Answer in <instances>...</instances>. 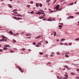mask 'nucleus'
Segmentation results:
<instances>
[{"instance_id": "f257e3e1", "label": "nucleus", "mask_w": 79, "mask_h": 79, "mask_svg": "<svg viewBox=\"0 0 79 79\" xmlns=\"http://www.w3.org/2000/svg\"><path fill=\"white\" fill-rule=\"evenodd\" d=\"M2 37L3 38L2 39V40H0V42H2V41H3L4 42V41H5V42H6L7 40L6 39H6V37H5V36H2Z\"/></svg>"}, {"instance_id": "f03ea898", "label": "nucleus", "mask_w": 79, "mask_h": 79, "mask_svg": "<svg viewBox=\"0 0 79 79\" xmlns=\"http://www.w3.org/2000/svg\"><path fill=\"white\" fill-rule=\"evenodd\" d=\"M59 7H60V6L58 4L55 7V8L56 9V10H59V8H58Z\"/></svg>"}, {"instance_id": "7ed1b4c3", "label": "nucleus", "mask_w": 79, "mask_h": 79, "mask_svg": "<svg viewBox=\"0 0 79 79\" xmlns=\"http://www.w3.org/2000/svg\"><path fill=\"white\" fill-rule=\"evenodd\" d=\"M36 14H37V15H41V14H42V12L38 11L37 12H36Z\"/></svg>"}, {"instance_id": "20e7f679", "label": "nucleus", "mask_w": 79, "mask_h": 79, "mask_svg": "<svg viewBox=\"0 0 79 79\" xmlns=\"http://www.w3.org/2000/svg\"><path fill=\"white\" fill-rule=\"evenodd\" d=\"M60 44L61 45H68V44L66 43H60Z\"/></svg>"}, {"instance_id": "39448f33", "label": "nucleus", "mask_w": 79, "mask_h": 79, "mask_svg": "<svg viewBox=\"0 0 79 79\" xmlns=\"http://www.w3.org/2000/svg\"><path fill=\"white\" fill-rule=\"evenodd\" d=\"M40 37H41V36H40V35L38 36L35 38V39H39V38H40Z\"/></svg>"}, {"instance_id": "423d86ee", "label": "nucleus", "mask_w": 79, "mask_h": 79, "mask_svg": "<svg viewBox=\"0 0 79 79\" xmlns=\"http://www.w3.org/2000/svg\"><path fill=\"white\" fill-rule=\"evenodd\" d=\"M47 21H52V18H50V19H49L47 20Z\"/></svg>"}, {"instance_id": "0eeeda50", "label": "nucleus", "mask_w": 79, "mask_h": 79, "mask_svg": "<svg viewBox=\"0 0 79 79\" xmlns=\"http://www.w3.org/2000/svg\"><path fill=\"white\" fill-rule=\"evenodd\" d=\"M9 33H10V34H11V35H14V33H13V32H12V31H10Z\"/></svg>"}, {"instance_id": "6e6552de", "label": "nucleus", "mask_w": 79, "mask_h": 79, "mask_svg": "<svg viewBox=\"0 0 79 79\" xmlns=\"http://www.w3.org/2000/svg\"><path fill=\"white\" fill-rule=\"evenodd\" d=\"M45 17H43V16H41V17H40L39 18V19H43V18H44Z\"/></svg>"}, {"instance_id": "1a4fd4ad", "label": "nucleus", "mask_w": 79, "mask_h": 79, "mask_svg": "<svg viewBox=\"0 0 79 79\" xmlns=\"http://www.w3.org/2000/svg\"><path fill=\"white\" fill-rule=\"evenodd\" d=\"M54 37H55V35H56V32H54Z\"/></svg>"}, {"instance_id": "9d476101", "label": "nucleus", "mask_w": 79, "mask_h": 79, "mask_svg": "<svg viewBox=\"0 0 79 79\" xmlns=\"http://www.w3.org/2000/svg\"><path fill=\"white\" fill-rule=\"evenodd\" d=\"M40 55H44V53L42 52H39Z\"/></svg>"}, {"instance_id": "9b49d317", "label": "nucleus", "mask_w": 79, "mask_h": 79, "mask_svg": "<svg viewBox=\"0 0 79 79\" xmlns=\"http://www.w3.org/2000/svg\"><path fill=\"white\" fill-rule=\"evenodd\" d=\"M17 68H18V69H19V70H20V69H21V68H20L19 66H18L17 67Z\"/></svg>"}, {"instance_id": "f8f14e48", "label": "nucleus", "mask_w": 79, "mask_h": 79, "mask_svg": "<svg viewBox=\"0 0 79 79\" xmlns=\"http://www.w3.org/2000/svg\"><path fill=\"white\" fill-rule=\"evenodd\" d=\"M19 19H22V18L19 17L17 18V20H19Z\"/></svg>"}, {"instance_id": "ddd939ff", "label": "nucleus", "mask_w": 79, "mask_h": 79, "mask_svg": "<svg viewBox=\"0 0 79 79\" xmlns=\"http://www.w3.org/2000/svg\"><path fill=\"white\" fill-rule=\"evenodd\" d=\"M7 49H8V48H3L4 50H7Z\"/></svg>"}, {"instance_id": "4468645a", "label": "nucleus", "mask_w": 79, "mask_h": 79, "mask_svg": "<svg viewBox=\"0 0 79 79\" xmlns=\"http://www.w3.org/2000/svg\"><path fill=\"white\" fill-rule=\"evenodd\" d=\"M13 18H14V19H16V20H17L18 18H17V17H13Z\"/></svg>"}, {"instance_id": "2eb2a0df", "label": "nucleus", "mask_w": 79, "mask_h": 79, "mask_svg": "<svg viewBox=\"0 0 79 79\" xmlns=\"http://www.w3.org/2000/svg\"><path fill=\"white\" fill-rule=\"evenodd\" d=\"M36 6L37 7H39V4H38L37 3H36Z\"/></svg>"}, {"instance_id": "dca6fc26", "label": "nucleus", "mask_w": 79, "mask_h": 79, "mask_svg": "<svg viewBox=\"0 0 79 79\" xmlns=\"http://www.w3.org/2000/svg\"><path fill=\"white\" fill-rule=\"evenodd\" d=\"M25 36H30V35H31V34H27L25 35Z\"/></svg>"}, {"instance_id": "f3484780", "label": "nucleus", "mask_w": 79, "mask_h": 79, "mask_svg": "<svg viewBox=\"0 0 79 79\" xmlns=\"http://www.w3.org/2000/svg\"><path fill=\"white\" fill-rule=\"evenodd\" d=\"M20 71H21V73H24V71L23 70H22V69H20Z\"/></svg>"}, {"instance_id": "a211bd4d", "label": "nucleus", "mask_w": 79, "mask_h": 79, "mask_svg": "<svg viewBox=\"0 0 79 79\" xmlns=\"http://www.w3.org/2000/svg\"><path fill=\"white\" fill-rule=\"evenodd\" d=\"M63 27V26H62V25H61V26H60V25H59V27H60V29H61L62 28V27Z\"/></svg>"}, {"instance_id": "6ab92c4d", "label": "nucleus", "mask_w": 79, "mask_h": 79, "mask_svg": "<svg viewBox=\"0 0 79 79\" xmlns=\"http://www.w3.org/2000/svg\"><path fill=\"white\" fill-rule=\"evenodd\" d=\"M5 47H10V45H6Z\"/></svg>"}, {"instance_id": "aec40b11", "label": "nucleus", "mask_w": 79, "mask_h": 79, "mask_svg": "<svg viewBox=\"0 0 79 79\" xmlns=\"http://www.w3.org/2000/svg\"><path fill=\"white\" fill-rule=\"evenodd\" d=\"M8 5H9V6L10 8H12V6H11V5L10 4H9Z\"/></svg>"}, {"instance_id": "412c9836", "label": "nucleus", "mask_w": 79, "mask_h": 79, "mask_svg": "<svg viewBox=\"0 0 79 79\" xmlns=\"http://www.w3.org/2000/svg\"><path fill=\"white\" fill-rule=\"evenodd\" d=\"M71 74H72V75H75L76 74V73H71Z\"/></svg>"}, {"instance_id": "4be33fe9", "label": "nucleus", "mask_w": 79, "mask_h": 79, "mask_svg": "<svg viewBox=\"0 0 79 79\" xmlns=\"http://www.w3.org/2000/svg\"><path fill=\"white\" fill-rule=\"evenodd\" d=\"M63 79H68V77H64V78H62Z\"/></svg>"}, {"instance_id": "5701e85b", "label": "nucleus", "mask_w": 79, "mask_h": 79, "mask_svg": "<svg viewBox=\"0 0 79 79\" xmlns=\"http://www.w3.org/2000/svg\"><path fill=\"white\" fill-rule=\"evenodd\" d=\"M27 8H30V5H27Z\"/></svg>"}, {"instance_id": "b1692460", "label": "nucleus", "mask_w": 79, "mask_h": 79, "mask_svg": "<svg viewBox=\"0 0 79 79\" xmlns=\"http://www.w3.org/2000/svg\"><path fill=\"white\" fill-rule=\"evenodd\" d=\"M40 11H41V12H45V11H44L42 10H40Z\"/></svg>"}, {"instance_id": "393cba45", "label": "nucleus", "mask_w": 79, "mask_h": 79, "mask_svg": "<svg viewBox=\"0 0 79 79\" xmlns=\"http://www.w3.org/2000/svg\"><path fill=\"white\" fill-rule=\"evenodd\" d=\"M17 11V9L14 10L13 11V12H15V11Z\"/></svg>"}, {"instance_id": "a878e982", "label": "nucleus", "mask_w": 79, "mask_h": 79, "mask_svg": "<svg viewBox=\"0 0 79 79\" xmlns=\"http://www.w3.org/2000/svg\"><path fill=\"white\" fill-rule=\"evenodd\" d=\"M21 50L22 51H23V50H25V48H23V49H21Z\"/></svg>"}, {"instance_id": "bb28decb", "label": "nucleus", "mask_w": 79, "mask_h": 79, "mask_svg": "<svg viewBox=\"0 0 79 79\" xmlns=\"http://www.w3.org/2000/svg\"><path fill=\"white\" fill-rule=\"evenodd\" d=\"M39 6H40V7H42V4L40 3V5H39Z\"/></svg>"}, {"instance_id": "cd10ccee", "label": "nucleus", "mask_w": 79, "mask_h": 79, "mask_svg": "<svg viewBox=\"0 0 79 79\" xmlns=\"http://www.w3.org/2000/svg\"><path fill=\"white\" fill-rule=\"evenodd\" d=\"M65 56L67 57V58H68V57H69V56L68 55H65Z\"/></svg>"}, {"instance_id": "c85d7f7f", "label": "nucleus", "mask_w": 79, "mask_h": 79, "mask_svg": "<svg viewBox=\"0 0 79 79\" xmlns=\"http://www.w3.org/2000/svg\"><path fill=\"white\" fill-rule=\"evenodd\" d=\"M13 42L14 43H16V41L15 40H13Z\"/></svg>"}, {"instance_id": "c756f323", "label": "nucleus", "mask_w": 79, "mask_h": 79, "mask_svg": "<svg viewBox=\"0 0 79 79\" xmlns=\"http://www.w3.org/2000/svg\"><path fill=\"white\" fill-rule=\"evenodd\" d=\"M64 40H65V39H62L61 40V41H63Z\"/></svg>"}, {"instance_id": "7c9ffc66", "label": "nucleus", "mask_w": 79, "mask_h": 79, "mask_svg": "<svg viewBox=\"0 0 79 79\" xmlns=\"http://www.w3.org/2000/svg\"><path fill=\"white\" fill-rule=\"evenodd\" d=\"M37 44H38V45H42V43H38Z\"/></svg>"}, {"instance_id": "2f4dec72", "label": "nucleus", "mask_w": 79, "mask_h": 79, "mask_svg": "<svg viewBox=\"0 0 79 79\" xmlns=\"http://www.w3.org/2000/svg\"><path fill=\"white\" fill-rule=\"evenodd\" d=\"M43 21H46V20H47V19L46 18H44L43 19Z\"/></svg>"}, {"instance_id": "473e14b6", "label": "nucleus", "mask_w": 79, "mask_h": 79, "mask_svg": "<svg viewBox=\"0 0 79 79\" xmlns=\"http://www.w3.org/2000/svg\"><path fill=\"white\" fill-rule=\"evenodd\" d=\"M64 76H65V77H68V75H65Z\"/></svg>"}, {"instance_id": "72a5a7b5", "label": "nucleus", "mask_w": 79, "mask_h": 79, "mask_svg": "<svg viewBox=\"0 0 79 79\" xmlns=\"http://www.w3.org/2000/svg\"><path fill=\"white\" fill-rule=\"evenodd\" d=\"M69 4L70 5H73V3H71Z\"/></svg>"}, {"instance_id": "f704fd0d", "label": "nucleus", "mask_w": 79, "mask_h": 79, "mask_svg": "<svg viewBox=\"0 0 79 79\" xmlns=\"http://www.w3.org/2000/svg\"><path fill=\"white\" fill-rule=\"evenodd\" d=\"M57 55H60V53L59 52L57 53Z\"/></svg>"}, {"instance_id": "c9c22d12", "label": "nucleus", "mask_w": 79, "mask_h": 79, "mask_svg": "<svg viewBox=\"0 0 79 79\" xmlns=\"http://www.w3.org/2000/svg\"><path fill=\"white\" fill-rule=\"evenodd\" d=\"M30 3H31V4H32L34 2H33V1H31L30 2Z\"/></svg>"}, {"instance_id": "e433bc0d", "label": "nucleus", "mask_w": 79, "mask_h": 79, "mask_svg": "<svg viewBox=\"0 0 79 79\" xmlns=\"http://www.w3.org/2000/svg\"><path fill=\"white\" fill-rule=\"evenodd\" d=\"M50 0H47V3H49V2H50Z\"/></svg>"}, {"instance_id": "4c0bfd02", "label": "nucleus", "mask_w": 79, "mask_h": 79, "mask_svg": "<svg viewBox=\"0 0 79 79\" xmlns=\"http://www.w3.org/2000/svg\"><path fill=\"white\" fill-rule=\"evenodd\" d=\"M36 44V43L35 42H33V45H35Z\"/></svg>"}, {"instance_id": "58836bf2", "label": "nucleus", "mask_w": 79, "mask_h": 79, "mask_svg": "<svg viewBox=\"0 0 79 79\" xmlns=\"http://www.w3.org/2000/svg\"><path fill=\"white\" fill-rule=\"evenodd\" d=\"M79 40V38H77L75 39V40L77 41V40Z\"/></svg>"}, {"instance_id": "ea45409f", "label": "nucleus", "mask_w": 79, "mask_h": 79, "mask_svg": "<svg viewBox=\"0 0 79 79\" xmlns=\"http://www.w3.org/2000/svg\"><path fill=\"white\" fill-rule=\"evenodd\" d=\"M73 16H70V18H73Z\"/></svg>"}, {"instance_id": "a19ab883", "label": "nucleus", "mask_w": 79, "mask_h": 79, "mask_svg": "<svg viewBox=\"0 0 79 79\" xmlns=\"http://www.w3.org/2000/svg\"><path fill=\"white\" fill-rule=\"evenodd\" d=\"M14 14H18V12H14Z\"/></svg>"}, {"instance_id": "79ce46f5", "label": "nucleus", "mask_w": 79, "mask_h": 79, "mask_svg": "<svg viewBox=\"0 0 79 79\" xmlns=\"http://www.w3.org/2000/svg\"><path fill=\"white\" fill-rule=\"evenodd\" d=\"M20 15H21L20 14H18V15H17V16H18L19 17V16H20Z\"/></svg>"}, {"instance_id": "37998d69", "label": "nucleus", "mask_w": 79, "mask_h": 79, "mask_svg": "<svg viewBox=\"0 0 79 79\" xmlns=\"http://www.w3.org/2000/svg\"><path fill=\"white\" fill-rule=\"evenodd\" d=\"M15 34H16V35H19V33H15Z\"/></svg>"}, {"instance_id": "c03bdc74", "label": "nucleus", "mask_w": 79, "mask_h": 79, "mask_svg": "<svg viewBox=\"0 0 79 79\" xmlns=\"http://www.w3.org/2000/svg\"><path fill=\"white\" fill-rule=\"evenodd\" d=\"M0 52H3L2 49H0Z\"/></svg>"}, {"instance_id": "a18cd8bd", "label": "nucleus", "mask_w": 79, "mask_h": 79, "mask_svg": "<svg viewBox=\"0 0 79 79\" xmlns=\"http://www.w3.org/2000/svg\"><path fill=\"white\" fill-rule=\"evenodd\" d=\"M45 57H48V55L47 54L45 55Z\"/></svg>"}, {"instance_id": "49530a36", "label": "nucleus", "mask_w": 79, "mask_h": 79, "mask_svg": "<svg viewBox=\"0 0 79 79\" xmlns=\"http://www.w3.org/2000/svg\"><path fill=\"white\" fill-rule=\"evenodd\" d=\"M51 64V63L50 62H48V63H47V64Z\"/></svg>"}, {"instance_id": "de8ad7c7", "label": "nucleus", "mask_w": 79, "mask_h": 79, "mask_svg": "<svg viewBox=\"0 0 79 79\" xmlns=\"http://www.w3.org/2000/svg\"><path fill=\"white\" fill-rule=\"evenodd\" d=\"M36 47H39V45L38 44H37L36 45Z\"/></svg>"}, {"instance_id": "09e8293b", "label": "nucleus", "mask_w": 79, "mask_h": 79, "mask_svg": "<svg viewBox=\"0 0 79 79\" xmlns=\"http://www.w3.org/2000/svg\"><path fill=\"white\" fill-rule=\"evenodd\" d=\"M64 67L66 68H68V66L67 65H66L65 66H64Z\"/></svg>"}, {"instance_id": "8fccbe9b", "label": "nucleus", "mask_w": 79, "mask_h": 79, "mask_svg": "<svg viewBox=\"0 0 79 79\" xmlns=\"http://www.w3.org/2000/svg\"><path fill=\"white\" fill-rule=\"evenodd\" d=\"M10 53H13L14 52L13 51H10Z\"/></svg>"}, {"instance_id": "3c124183", "label": "nucleus", "mask_w": 79, "mask_h": 79, "mask_svg": "<svg viewBox=\"0 0 79 79\" xmlns=\"http://www.w3.org/2000/svg\"><path fill=\"white\" fill-rule=\"evenodd\" d=\"M42 15H45V13H43V12H41V14Z\"/></svg>"}, {"instance_id": "603ef678", "label": "nucleus", "mask_w": 79, "mask_h": 79, "mask_svg": "<svg viewBox=\"0 0 79 79\" xmlns=\"http://www.w3.org/2000/svg\"><path fill=\"white\" fill-rule=\"evenodd\" d=\"M72 45V43H70L69 44V45Z\"/></svg>"}, {"instance_id": "864d4df0", "label": "nucleus", "mask_w": 79, "mask_h": 79, "mask_svg": "<svg viewBox=\"0 0 79 79\" xmlns=\"http://www.w3.org/2000/svg\"><path fill=\"white\" fill-rule=\"evenodd\" d=\"M31 14H33V13H34V12H33V11H31Z\"/></svg>"}, {"instance_id": "5fc2aeb1", "label": "nucleus", "mask_w": 79, "mask_h": 79, "mask_svg": "<svg viewBox=\"0 0 79 79\" xmlns=\"http://www.w3.org/2000/svg\"><path fill=\"white\" fill-rule=\"evenodd\" d=\"M76 78H77V79H79V77H76Z\"/></svg>"}, {"instance_id": "6e6d98bb", "label": "nucleus", "mask_w": 79, "mask_h": 79, "mask_svg": "<svg viewBox=\"0 0 79 79\" xmlns=\"http://www.w3.org/2000/svg\"><path fill=\"white\" fill-rule=\"evenodd\" d=\"M53 54H51V55H50V56H53Z\"/></svg>"}, {"instance_id": "4d7b16f0", "label": "nucleus", "mask_w": 79, "mask_h": 79, "mask_svg": "<svg viewBox=\"0 0 79 79\" xmlns=\"http://www.w3.org/2000/svg\"><path fill=\"white\" fill-rule=\"evenodd\" d=\"M57 0H55L54 2V3H56V2Z\"/></svg>"}, {"instance_id": "13d9d810", "label": "nucleus", "mask_w": 79, "mask_h": 79, "mask_svg": "<svg viewBox=\"0 0 79 79\" xmlns=\"http://www.w3.org/2000/svg\"><path fill=\"white\" fill-rule=\"evenodd\" d=\"M52 20L53 21H55V19H52Z\"/></svg>"}, {"instance_id": "bf43d9fd", "label": "nucleus", "mask_w": 79, "mask_h": 79, "mask_svg": "<svg viewBox=\"0 0 79 79\" xmlns=\"http://www.w3.org/2000/svg\"><path fill=\"white\" fill-rule=\"evenodd\" d=\"M70 61H65V63H67V62H69Z\"/></svg>"}, {"instance_id": "052dcab7", "label": "nucleus", "mask_w": 79, "mask_h": 79, "mask_svg": "<svg viewBox=\"0 0 79 79\" xmlns=\"http://www.w3.org/2000/svg\"><path fill=\"white\" fill-rule=\"evenodd\" d=\"M79 71V69H77V71Z\"/></svg>"}, {"instance_id": "680f3d73", "label": "nucleus", "mask_w": 79, "mask_h": 79, "mask_svg": "<svg viewBox=\"0 0 79 79\" xmlns=\"http://www.w3.org/2000/svg\"><path fill=\"white\" fill-rule=\"evenodd\" d=\"M50 13H53V11H50Z\"/></svg>"}, {"instance_id": "e2e57ef3", "label": "nucleus", "mask_w": 79, "mask_h": 79, "mask_svg": "<svg viewBox=\"0 0 79 79\" xmlns=\"http://www.w3.org/2000/svg\"><path fill=\"white\" fill-rule=\"evenodd\" d=\"M67 54H69V52H66Z\"/></svg>"}, {"instance_id": "0e129e2a", "label": "nucleus", "mask_w": 79, "mask_h": 79, "mask_svg": "<svg viewBox=\"0 0 79 79\" xmlns=\"http://www.w3.org/2000/svg\"><path fill=\"white\" fill-rule=\"evenodd\" d=\"M20 2L19 1H18V3H20Z\"/></svg>"}, {"instance_id": "69168bd1", "label": "nucleus", "mask_w": 79, "mask_h": 79, "mask_svg": "<svg viewBox=\"0 0 79 79\" xmlns=\"http://www.w3.org/2000/svg\"><path fill=\"white\" fill-rule=\"evenodd\" d=\"M77 15H79V12H77Z\"/></svg>"}, {"instance_id": "338daca9", "label": "nucleus", "mask_w": 79, "mask_h": 79, "mask_svg": "<svg viewBox=\"0 0 79 79\" xmlns=\"http://www.w3.org/2000/svg\"><path fill=\"white\" fill-rule=\"evenodd\" d=\"M78 24H79L77 25V26H79V22H78Z\"/></svg>"}, {"instance_id": "774afa93", "label": "nucleus", "mask_w": 79, "mask_h": 79, "mask_svg": "<svg viewBox=\"0 0 79 79\" xmlns=\"http://www.w3.org/2000/svg\"><path fill=\"white\" fill-rule=\"evenodd\" d=\"M14 36H16V35L15 34L14 35Z\"/></svg>"}]
</instances>
